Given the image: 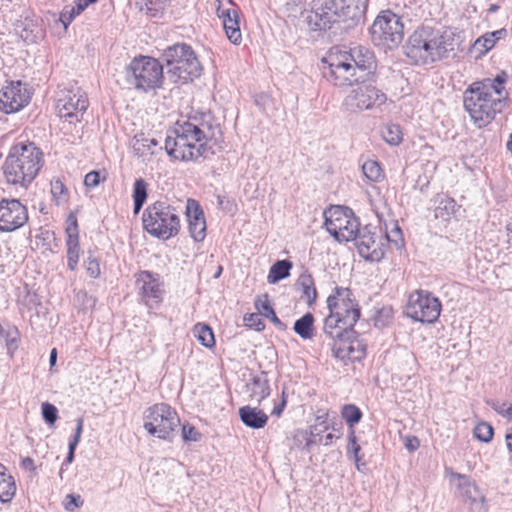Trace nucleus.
<instances>
[{"label": "nucleus", "instance_id": "obj_61", "mask_svg": "<svg viewBox=\"0 0 512 512\" xmlns=\"http://www.w3.org/2000/svg\"><path fill=\"white\" fill-rule=\"evenodd\" d=\"M97 0H77L76 1V12L82 13L89 5L96 3Z\"/></svg>", "mask_w": 512, "mask_h": 512}, {"label": "nucleus", "instance_id": "obj_17", "mask_svg": "<svg viewBox=\"0 0 512 512\" xmlns=\"http://www.w3.org/2000/svg\"><path fill=\"white\" fill-rule=\"evenodd\" d=\"M355 245L359 254L370 261H379L384 257L382 236L373 232L368 226L358 228L355 238Z\"/></svg>", "mask_w": 512, "mask_h": 512}, {"label": "nucleus", "instance_id": "obj_3", "mask_svg": "<svg viewBox=\"0 0 512 512\" xmlns=\"http://www.w3.org/2000/svg\"><path fill=\"white\" fill-rule=\"evenodd\" d=\"M506 99L507 92L493 83L474 82L464 92V107L474 124L482 128L504 109Z\"/></svg>", "mask_w": 512, "mask_h": 512}, {"label": "nucleus", "instance_id": "obj_59", "mask_svg": "<svg viewBox=\"0 0 512 512\" xmlns=\"http://www.w3.org/2000/svg\"><path fill=\"white\" fill-rule=\"evenodd\" d=\"M66 192L64 184L60 180L51 182V193L56 198H61Z\"/></svg>", "mask_w": 512, "mask_h": 512}, {"label": "nucleus", "instance_id": "obj_13", "mask_svg": "<svg viewBox=\"0 0 512 512\" xmlns=\"http://www.w3.org/2000/svg\"><path fill=\"white\" fill-rule=\"evenodd\" d=\"M441 312V302L426 291H415L410 294L404 313L415 321L434 323Z\"/></svg>", "mask_w": 512, "mask_h": 512}, {"label": "nucleus", "instance_id": "obj_14", "mask_svg": "<svg viewBox=\"0 0 512 512\" xmlns=\"http://www.w3.org/2000/svg\"><path fill=\"white\" fill-rule=\"evenodd\" d=\"M351 295L348 288L335 287L327 298L329 312L338 317L341 324L348 329H353L360 317L358 304L351 299Z\"/></svg>", "mask_w": 512, "mask_h": 512}, {"label": "nucleus", "instance_id": "obj_1", "mask_svg": "<svg viewBox=\"0 0 512 512\" xmlns=\"http://www.w3.org/2000/svg\"><path fill=\"white\" fill-rule=\"evenodd\" d=\"M222 141L220 125L210 120L198 123L185 121L167 135L165 149L177 160L190 161L215 154V147Z\"/></svg>", "mask_w": 512, "mask_h": 512}, {"label": "nucleus", "instance_id": "obj_54", "mask_svg": "<svg viewBox=\"0 0 512 512\" xmlns=\"http://www.w3.org/2000/svg\"><path fill=\"white\" fill-rule=\"evenodd\" d=\"M256 307L260 311V313L263 316H265L266 318H269L270 314H273V311H274V309L272 308V306L270 305V303L267 299V295H265L264 300L258 299L256 301Z\"/></svg>", "mask_w": 512, "mask_h": 512}, {"label": "nucleus", "instance_id": "obj_21", "mask_svg": "<svg viewBox=\"0 0 512 512\" xmlns=\"http://www.w3.org/2000/svg\"><path fill=\"white\" fill-rule=\"evenodd\" d=\"M0 109L6 114L19 111L28 104V97L20 93V83L11 85L0 91Z\"/></svg>", "mask_w": 512, "mask_h": 512}, {"label": "nucleus", "instance_id": "obj_2", "mask_svg": "<svg viewBox=\"0 0 512 512\" xmlns=\"http://www.w3.org/2000/svg\"><path fill=\"white\" fill-rule=\"evenodd\" d=\"M323 76L334 86H352L369 81L377 68L374 53L364 47L358 46L349 51L332 52L324 60Z\"/></svg>", "mask_w": 512, "mask_h": 512}, {"label": "nucleus", "instance_id": "obj_51", "mask_svg": "<svg viewBox=\"0 0 512 512\" xmlns=\"http://www.w3.org/2000/svg\"><path fill=\"white\" fill-rule=\"evenodd\" d=\"M349 442L351 444V450L353 452V459H354L355 465H356L357 469L360 470L361 458L359 456V452L361 450V447L356 442V436H355L354 430H351V432L349 434Z\"/></svg>", "mask_w": 512, "mask_h": 512}, {"label": "nucleus", "instance_id": "obj_26", "mask_svg": "<svg viewBox=\"0 0 512 512\" xmlns=\"http://www.w3.org/2000/svg\"><path fill=\"white\" fill-rule=\"evenodd\" d=\"M295 286L297 290L302 292L301 298L305 299L308 305H312L317 297V291L314 284V279L311 274L303 272L298 277Z\"/></svg>", "mask_w": 512, "mask_h": 512}, {"label": "nucleus", "instance_id": "obj_57", "mask_svg": "<svg viewBox=\"0 0 512 512\" xmlns=\"http://www.w3.org/2000/svg\"><path fill=\"white\" fill-rule=\"evenodd\" d=\"M76 447H77V445L69 443L66 459H65L64 463L62 464L60 471H59L60 479H63L64 466L71 464L74 461V454H75Z\"/></svg>", "mask_w": 512, "mask_h": 512}, {"label": "nucleus", "instance_id": "obj_35", "mask_svg": "<svg viewBox=\"0 0 512 512\" xmlns=\"http://www.w3.org/2000/svg\"><path fill=\"white\" fill-rule=\"evenodd\" d=\"M170 0H137L136 5L141 11H144L151 17H156L162 13L169 5Z\"/></svg>", "mask_w": 512, "mask_h": 512}, {"label": "nucleus", "instance_id": "obj_36", "mask_svg": "<svg viewBox=\"0 0 512 512\" xmlns=\"http://www.w3.org/2000/svg\"><path fill=\"white\" fill-rule=\"evenodd\" d=\"M0 340L4 341L5 347L9 352H14L19 348L21 342L18 328L15 326H9L6 329L2 328Z\"/></svg>", "mask_w": 512, "mask_h": 512}, {"label": "nucleus", "instance_id": "obj_7", "mask_svg": "<svg viewBox=\"0 0 512 512\" xmlns=\"http://www.w3.org/2000/svg\"><path fill=\"white\" fill-rule=\"evenodd\" d=\"M162 61L173 82H187L201 74V64L193 49L187 44H175L165 49Z\"/></svg>", "mask_w": 512, "mask_h": 512}, {"label": "nucleus", "instance_id": "obj_32", "mask_svg": "<svg viewBox=\"0 0 512 512\" xmlns=\"http://www.w3.org/2000/svg\"><path fill=\"white\" fill-rule=\"evenodd\" d=\"M22 303L27 308L31 324H34L35 322L33 318L38 319L41 316H44L45 312L40 298L36 293L27 292L23 297Z\"/></svg>", "mask_w": 512, "mask_h": 512}, {"label": "nucleus", "instance_id": "obj_8", "mask_svg": "<svg viewBox=\"0 0 512 512\" xmlns=\"http://www.w3.org/2000/svg\"><path fill=\"white\" fill-rule=\"evenodd\" d=\"M143 226L149 234L166 240L178 234L180 219L174 207L157 201L145 209Z\"/></svg>", "mask_w": 512, "mask_h": 512}, {"label": "nucleus", "instance_id": "obj_4", "mask_svg": "<svg viewBox=\"0 0 512 512\" xmlns=\"http://www.w3.org/2000/svg\"><path fill=\"white\" fill-rule=\"evenodd\" d=\"M352 0H314L307 23L314 31H326L340 22L351 21L353 24L364 19L362 4L364 0H358V4H349Z\"/></svg>", "mask_w": 512, "mask_h": 512}, {"label": "nucleus", "instance_id": "obj_24", "mask_svg": "<svg viewBox=\"0 0 512 512\" xmlns=\"http://www.w3.org/2000/svg\"><path fill=\"white\" fill-rule=\"evenodd\" d=\"M324 332L331 339L337 338L340 340L344 339L345 341L349 340L355 334V330L344 327L339 318L331 312L325 318Z\"/></svg>", "mask_w": 512, "mask_h": 512}, {"label": "nucleus", "instance_id": "obj_64", "mask_svg": "<svg viewBox=\"0 0 512 512\" xmlns=\"http://www.w3.org/2000/svg\"><path fill=\"white\" fill-rule=\"evenodd\" d=\"M505 438L507 448L510 452H512V427L508 430Z\"/></svg>", "mask_w": 512, "mask_h": 512}, {"label": "nucleus", "instance_id": "obj_34", "mask_svg": "<svg viewBox=\"0 0 512 512\" xmlns=\"http://www.w3.org/2000/svg\"><path fill=\"white\" fill-rule=\"evenodd\" d=\"M148 184L143 178L135 180L133 185L134 214H138L146 202Z\"/></svg>", "mask_w": 512, "mask_h": 512}, {"label": "nucleus", "instance_id": "obj_45", "mask_svg": "<svg viewBox=\"0 0 512 512\" xmlns=\"http://www.w3.org/2000/svg\"><path fill=\"white\" fill-rule=\"evenodd\" d=\"M493 435V427L487 422H481L474 428V436L482 442H490Z\"/></svg>", "mask_w": 512, "mask_h": 512}, {"label": "nucleus", "instance_id": "obj_38", "mask_svg": "<svg viewBox=\"0 0 512 512\" xmlns=\"http://www.w3.org/2000/svg\"><path fill=\"white\" fill-rule=\"evenodd\" d=\"M402 131L398 124H388L382 130L383 139L390 145H398L402 141Z\"/></svg>", "mask_w": 512, "mask_h": 512}, {"label": "nucleus", "instance_id": "obj_29", "mask_svg": "<svg viewBox=\"0 0 512 512\" xmlns=\"http://www.w3.org/2000/svg\"><path fill=\"white\" fill-rule=\"evenodd\" d=\"M314 316L307 312L301 318L295 321L293 330L302 339H312L315 334Z\"/></svg>", "mask_w": 512, "mask_h": 512}, {"label": "nucleus", "instance_id": "obj_40", "mask_svg": "<svg viewBox=\"0 0 512 512\" xmlns=\"http://www.w3.org/2000/svg\"><path fill=\"white\" fill-rule=\"evenodd\" d=\"M393 316V308L391 306H383L376 311L373 317L374 325L382 329L391 323Z\"/></svg>", "mask_w": 512, "mask_h": 512}, {"label": "nucleus", "instance_id": "obj_12", "mask_svg": "<svg viewBox=\"0 0 512 512\" xmlns=\"http://www.w3.org/2000/svg\"><path fill=\"white\" fill-rule=\"evenodd\" d=\"M325 227L328 233L339 242H348L355 238L359 221L347 207L334 206L324 213Z\"/></svg>", "mask_w": 512, "mask_h": 512}, {"label": "nucleus", "instance_id": "obj_50", "mask_svg": "<svg viewBox=\"0 0 512 512\" xmlns=\"http://www.w3.org/2000/svg\"><path fill=\"white\" fill-rule=\"evenodd\" d=\"M182 438L184 441L197 442L201 439V433L194 426L184 424L182 427Z\"/></svg>", "mask_w": 512, "mask_h": 512}, {"label": "nucleus", "instance_id": "obj_53", "mask_svg": "<svg viewBox=\"0 0 512 512\" xmlns=\"http://www.w3.org/2000/svg\"><path fill=\"white\" fill-rule=\"evenodd\" d=\"M496 40L489 37V33L483 35L475 41L474 46H482L483 52H487L494 47Z\"/></svg>", "mask_w": 512, "mask_h": 512}, {"label": "nucleus", "instance_id": "obj_56", "mask_svg": "<svg viewBox=\"0 0 512 512\" xmlns=\"http://www.w3.org/2000/svg\"><path fill=\"white\" fill-rule=\"evenodd\" d=\"M86 269L92 278H97L100 275V267L96 259L88 258L86 261Z\"/></svg>", "mask_w": 512, "mask_h": 512}, {"label": "nucleus", "instance_id": "obj_39", "mask_svg": "<svg viewBox=\"0 0 512 512\" xmlns=\"http://www.w3.org/2000/svg\"><path fill=\"white\" fill-rule=\"evenodd\" d=\"M341 415L350 428L359 423L362 418L361 410L354 404L344 405L341 410Z\"/></svg>", "mask_w": 512, "mask_h": 512}, {"label": "nucleus", "instance_id": "obj_22", "mask_svg": "<svg viewBox=\"0 0 512 512\" xmlns=\"http://www.w3.org/2000/svg\"><path fill=\"white\" fill-rule=\"evenodd\" d=\"M218 17L223 21V27L228 39L233 44H239L242 40L240 31L239 13L234 8L220 9L217 8Z\"/></svg>", "mask_w": 512, "mask_h": 512}, {"label": "nucleus", "instance_id": "obj_62", "mask_svg": "<svg viewBox=\"0 0 512 512\" xmlns=\"http://www.w3.org/2000/svg\"><path fill=\"white\" fill-rule=\"evenodd\" d=\"M286 405H287V400L281 399L280 403H278L274 406V408L272 410V415L279 417L282 414Z\"/></svg>", "mask_w": 512, "mask_h": 512}, {"label": "nucleus", "instance_id": "obj_58", "mask_svg": "<svg viewBox=\"0 0 512 512\" xmlns=\"http://www.w3.org/2000/svg\"><path fill=\"white\" fill-rule=\"evenodd\" d=\"M83 426H84V420L82 417L78 418L76 420V429H75V433L72 437V439L70 440L69 443L71 444H75V445H78L79 442H80V438H81V435H82V432H83Z\"/></svg>", "mask_w": 512, "mask_h": 512}, {"label": "nucleus", "instance_id": "obj_47", "mask_svg": "<svg viewBox=\"0 0 512 512\" xmlns=\"http://www.w3.org/2000/svg\"><path fill=\"white\" fill-rule=\"evenodd\" d=\"M81 14L76 12V6H65L60 13V21L66 29L68 25L74 20V18Z\"/></svg>", "mask_w": 512, "mask_h": 512}, {"label": "nucleus", "instance_id": "obj_18", "mask_svg": "<svg viewBox=\"0 0 512 512\" xmlns=\"http://www.w3.org/2000/svg\"><path fill=\"white\" fill-rule=\"evenodd\" d=\"M27 220V209L19 200L3 199L0 201V231H14L22 227Z\"/></svg>", "mask_w": 512, "mask_h": 512}, {"label": "nucleus", "instance_id": "obj_42", "mask_svg": "<svg viewBox=\"0 0 512 512\" xmlns=\"http://www.w3.org/2000/svg\"><path fill=\"white\" fill-rule=\"evenodd\" d=\"M487 404L499 415L512 422V403L508 401L488 400Z\"/></svg>", "mask_w": 512, "mask_h": 512}, {"label": "nucleus", "instance_id": "obj_49", "mask_svg": "<svg viewBox=\"0 0 512 512\" xmlns=\"http://www.w3.org/2000/svg\"><path fill=\"white\" fill-rule=\"evenodd\" d=\"M105 180L106 177L101 176L99 171H91L85 175L84 184L87 188L91 189L97 187L102 181Z\"/></svg>", "mask_w": 512, "mask_h": 512}, {"label": "nucleus", "instance_id": "obj_31", "mask_svg": "<svg viewBox=\"0 0 512 512\" xmlns=\"http://www.w3.org/2000/svg\"><path fill=\"white\" fill-rule=\"evenodd\" d=\"M292 262L284 259L276 261L270 268L267 281L270 284H275L290 275L292 269Z\"/></svg>", "mask_w": 512, "mask_h": 512}, {"label": "nucleus", "instance_id": "obj_33", "mask_svg": "<svg viewBox=\"0 0 512 512\" xmlns=\"http://www.w3.org/2000/svg\"><path fill=\"white\" fill-rule=\"evenodd\" d=\"M454 476L460 481L458 488L467 503L483 496L479 488L474 483H471L465 475L455 473Z\"/></svg>", "mask_w": 512, "mask_h": 512}, {"label": "nucleus", "instance_id": "obj_44", "mask_svg": "<svg viewBox=\"0 0 512 512\" xmlns=\"http://www.w3.org/2000/svg\"><path fill=\"white\" fill-rule=\"evenodd\" d=\"M332 352H355L359 350V346L355 347L354 342L356 341V333L347 341L344 339H332Z\"/></svg>", "mask_w": 512, "mask_h": 512}, {"label": "nucleus", "instance_id": "obj_52", "mask_svg": "<svg viewBox=\"0 0 512 512\" xmlns=\"http://www.w3.org/2000/svg\"><path fill=\"white\" fill-rule=\"evenodd\" d=\"M67 240L78 239V227L75 216L68 217V226L66 228Z\"/></svg>", "mask_w": 512, "mask_h": 512}, {"label": "nucleus", "instance_id": "obj_55", "mask_svg": "<svg viewBox=\"0 0 512 512\" xmlns=\"http://www.w3.org/2000/svg\"><path fill=\"white\" fill-rule=\"evenodd\" d=\"M470 504V512H487L488 506L486 504L485 496H481L480 498L474 499Z\"/></svg>", "mask_w": 512, "mask_h": 512}, {"label": "nucleus", "instance_id": "obj_11", "mask_svg": "<svg viewBox=\"0 0 512 512\" xmlns=\"http://www.w3.org/2000/svg\"><path fill=\"white\" fill-rule=\"evenodd\" d=\"M370 33L375 45L391 49L397 47L403 39V24L395 13L383 11L374 20Z\"/></svg>", "mask_w": 512, "mask_h": 512}, {"label": "nucleus", "instance_id": "obj_5", "mask_svg": "<svg viewBox=\"0 0 512 512\" xmlns=\"http://www.w3.org/2000/svg\"><path fill=\"white\" fill-rule=\"evenodd\" d=\"M42 166V152L33 143H17L10 148L3 172L11 184L26 186L37 176Z\"/></svg>", "mask_w": 512, "mask_h": 512}, {"label": "nucleus", "instance_id": "obj_60", "mask_svg": "<svg viewBox=\"0 0 512 512\" xmlns=\"http://www.w3.org/2000/svg\"><path fill=\"white\" fill-rule=\"evenodd\" d=\"M21 467L25 470H29L33 473L36 472V465L34 463V460L30 457H26L21 461Z\"/></svg>", "mask_w": 512, "mask_h": 512}, {"label": "nucleus", "instance_id": "obj_25", "mask_svg": "<svg viewBox=\"0 0 512 512\" xmlns=\"http://www.w3.org/2000/svg\"><path fill=\"white\" fill-rule=\"evenodd\" d=\"M239 416L241 421L248 427L253 429L263 428L268 421V416L262 410L251 407L244 406L239 409Z\"/></svg>", "mask_w": 512, "mask_h": 512}, {"label": "nucleus", "instance_id": "obj_23", "mask_svg": "<svg viewBox=\"0 0 512 512\" xmlns=\"http://www.w3.org/2000/svg\"><path fill=\"white\" fill-rule=\"evenodd\" d=\"M245 387L250 399L257 401L258 403H261L271 393L266 371H261L260 373L253 375Z\"/></svg>", "mask_w": 512, "mask_h": 512}, {"label": "nucleus", "instance_id": "obj_46", "mask_svg": "<svg viewBox=\"0 0 512 512\" xmlns=\"http://www.w3.org/2000/svg\"><path fill=\"white\" fill-rule=\"evenodd\" d=\"M41 410H42V416H43L44 420L48 424L53 425L58 418L57 408L53 404L45 402L42 404Z\"/></svg>", "mask_w": 512, "mask_h": 512}, {"label": "nucleus", "instance_id": "obj_63", "mask_svg": "<svg viewBox=\"0 0 512 512\" xmlns=\"http://www.w3.org/2000/svg\"><path fill=\"white\" fill-rule=\"evenodd\" d=\"M483 82H485V83H489V82L493 83L498 88H502L504 90L502 85L505 82V77H504V75H497L495 79H493V80L487 79V80H484Z\"/></svg>", "mask_w": 512, "mask_h": 512}, {"label": "nucleus", "instance_id": "obj_15", "mask_svg": "<svg viewBox=\"0 0 512 512\" xmlns=\"http://www.w3.org/2000/svg\"><path fill=\"white\" fill-rule=\"evenodd\" d=\"M88 104L86 93L79 87H72L60 92L56 109L60 118L73 123L81 120Z\"/></svg>", "mask_w": 512, "mask_h": 512}, {"label": "nucleus", "instance_id": "obj_20", "mask_svg": "<svg viewBox=\"0 0 512 512\" xmlns=\"http://www.w3.org/2000/svg\"><path fill=\"white\" fill-rule=\"evenodd\" d=\"M186 214L191 237L196 242L203 241L206 236V221L203 210L195 200L188 199Z\"/></svg>", "mask_w": 512, "mask_h": 512}, {"label": "nucleus", "instance_id": "obj_30", "mask_svg": "<svg viewBox=\"0 0 512 512\" xmlns=\"http://www.w3.org/2000/svg\"><path fill=\"white\" fill-rule=\"evenodd\" d=\"M158 145V141L154 138H148L144 134L134 137L132 144L133 152L138 157H146L153 155V148Z\"/></svg>", "mask_w": 512, "mask_h": 512}, {"label": "nucleus", "instance_id": "obj_48", "mask_svg": "<svg viewBox=\"0 0 512 512\" xmlns=\"http://www.w3.org/2000/svg\"><path fill=\"white\" fill-rule=\"evenodd\" d=\"M84 504L83 499L80 495L75 494H67L64 499V508L69 511L73 512L76 508L81 507Z\"/></svg>", "mask_w": 512, "mask_h": 512}, {"label": "nucleus", "instance_id": "obj_41", "mask_svg": "<svg viewBox=\"0 0 512 512\" xmlns=\"http://www.w3.org/2000/svg\"><path fill=\"white\" fill-rule=\"evenodd\" d=\"M363 174L371 181H379L382 177V169L377 161L368 160L362 165Z\"/></svg>", "mask_w": 512, "mask_h": 512}, {"label": "nucleus", "instance_id": "obj_37", "mask_svg": "<svg viewBox=\"0 0 512 512\" xmlns=\"http://www.w3.org/2000/svg\"><path fill=\"white\" fill-rule=\"evenodd\" d=\"M193 332L204 347L212 348L215 344L214 333L208 325L198 323L194 326Z\"/></svg>", "mask_w": 512, "mask_h": 512}, {"label": "nucleus", "instance_id": "obj_28", "mask_svg": "<svg viewBox=\"0 0 512 512\" xmlns=\"http://www.w3.org/2000/svg\"><path fill=\"white\" fill-rule=\"evenodd\" d=\"M437 205L435 207V217L442 220L448 221L455 215L457 210L460 208L456 201L448 196H440L437 199Z\"/></svg>", "mask_w": 512, "mask_h": 512}, {"label": "nucleus", "instance_id": "obj_6", "mask_svg": "<svg viewBox=\"0 0 512 512\" xmlns=\"http://www.w3.org/2000/svg\"><path fill=\"white\" fill-rule=\"evenodd\" d=\"M446 35L431 27H421L409 37L406 54L415 62L428 63L440 60L451 43Z\"/></svg>", "mask_w": 512, "mask_h": 512}, {"label": "nucleus", "instance_id": "obj_10", "mask_svg": "<svg viewBox=\"0 0 512 512\" xmlns=\"http://www.w3.org/2000/svg\"><path fill=\"white\" fill-rule=\"evenodd\" d=\"M180 425L177 412L166 403L149 407L144 415V428L159 439L170 440Z\"/></svg>", "mask_w": 512, "mask_h": 512}, {"label": "nucleus", "instance_id": "obj_19", "mask_svg": "<svg viewBox=\"0 0 512 512\" xmlns=\"http://www.w3.org/2000/svg\"><path fill=\"white\" fill-rule=\"evenodd\" d=\"M136 286L146 305L152 306L161 302L163 289L157 275L141 271L137 276Z\"/></svg>", "mask_w": 512, "mask_h": 512}, {"label": "nucleus", "instance_id": "obj_27", "mask_svg": "<svg viewBox=\"0 0 512 512\" xmlns=\"http://www.w3.org/2000/svg\"><path fill=\"white\" fill-rule=\"evenodd\" d=\"M16 493V484L12 475L7 473V468L0 463V501L8 503Z\"/></svg>", "mask_w": 512, "mask_h": 512}, {"label": "nucleus", "instance_id": "obj_43", "mask_svg": "<svg viewBox=\"0 0 512 512\" xmlns=\"http://www.w3.org/2000/svg\"><path fill=\"white\" fill-rule=\"evenodd\" d=\"M67 259L68 267L74 270L79 260V241L78 239L67 240Z\"/></svg>", "mask_w": 512, "mask_h": 512}, {"label": "nucleus", "instance_id": "obj_9", "mask_svg": "<svg viewBox=\"0 0 512 512\" xmlns=\"http://www.w3.org/2000/svg\"><path fill=\"white\" fill-rule=\"evenodd\" d=\"M163 65L156 59L146 56L135 58L127 67V81L138 90L148 91L161 86Z\"/></svg>", "mask_w": 512, "mask_h": 512}, {"label": "nucleus", "instance_id": "obj_16", "mask_svg": "<svg viewBox=\"0 0 512 512\" xmlns=\"http://www.w3.org/2000/svg\"><path fill=\"white\" fill-rule=\"evenodd\" d=\"M386 95L371 84L358 83L345 98V106L350 111L371 110L383 105Z\"/></svg>", "mask_w": 512, "mask_h": 512}]
</instances>
